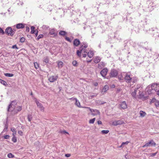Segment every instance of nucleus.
Returning a JSON list of instances; mask_svg holds the SVG:
<instances>
[{
    "mask_svg": "<svg viewBox=\"0 0 159 159\" xmlns=\"http://www.w3.org/2000/svg\"><path fill=\"white\" fill-rule=\"evenodd\" d=\"M43 37V34H40L38 37L37 39H40L42 38Z\"/></svg>",
    "mask_w": 159,
    "mask_h": 159,
    "instance_id": "nucleus-45",
    "label": "nucleus"
},
{
    "mask_svg": "<svg viewBox=\"0 0 159 159\" xmlns=\"http://www.w3.org/2000/svg\"><path fill=\"white\" fill-rule=\"evenodd\" d=\"M139 91H140V90H139ZM139 98H143L144 95H143V93L142 92L139 91Z\"/></svg>",
    "mask_w": 159,
    "mask_h": 159,
    "instance_id": "nucleus-30",
    "label": "nucleus"
},
{
    "mask_svg": "<svg viewBox=\"0 0 159 159\" xmlns=\"http://www.w3.org/2000/svg\"><path fill=\"white\" fill-rule=\"evenodd\" d=\"M58 66L59 68H61L63 66V63L62 61L58 62L57 63Z\"/></svg>",
    "mask_w": 159,
    "mask_h": 159,
    "instance_id": "nucleus-26",
    "label": "nucleus"
},
{
    "mask_svg": "<svg viewBox=\"0 0 159 159\" xmlns=\"http://www.w3.org/2000/svg\"><path fill=\"white\" fill-rule=\"evenodd\" d=\"M57 76H52L49 78V80L51 82H53L56 80L58 78Z\"/></svg>",
    "mask_w": 159,
    "mask_h": 159,
    "instance_id": "nucleus-7",
    "label": "nucleus"
},
{
    "mask_svg": "<svg viewBox=\"0 0 159 159\" xmlns=\"http://www.w3.org/2000/svg\"><path fill=\"white\" fill-rule=\"evenodd\" d=\"M16 132H15L14 133H13L12 136H16Z\"/></svg>",
    "mask_w": 159,
    "mask_h": 159,
    "instance_id": "nucleus-58",
    "label": "nucleus"
},
{
    "mask_svg": "<svg viewBox=\"0 0 159 159\" xmlns=\"http://www.w3.org/2000/svg\"><path fill=\"white\" fill-rule=\"evenodd\" d=\"M80 50V51L79 50H77V55L79 56H80L81 55V52L82 51H81V50Z\"/></svg>",
    "mask_w": 159,
    "mask_h": 159,
    "instance_id": "nucleus-37",
    "label": "nucleus"
},
{
    "mask_svg": "<svg viewBox=\"0 0 159 159\" xmlns=\"http://www.w3.org/2000/svg\"><path fill=\"white\" fill-rule=\"evenodd\" d=\"M66 34V33L65 31H61L59 32V34L60 35L63 36L65 35Z\"/></svg>",
    "mask_w": 159,
    "mask_h": 159,
    "instance_id": "nucleus-23",
    "label": "nucleus"
},
{
    "mask_svg": "<svg viewBox=\"0 0 159 159\" xmlns=\"http://www.w3.org/2000/svg\"><path fill=\"white\" fill-rule=\"evenodd\" d=\"M0 83L5 86H6L7 85V83L6 82L1 79H0Z\"/></svg>",
    "mask_w": 159,
    "mask_h": 159,
    "instance_id": "nucleus-27",
    "label": "nucleus"
},
{
    "mask_svg": "<svg viewBox=\"0 0 159 159\" xmlns=\"http://www.w3.org/2000/svg\"><path fill=\"white\" fill-rule=\"evenodd\" d=\"M25 38L24 37H22L20 39V41L21 43L24 42L25 41Z\"/></svg>",
    "mask_w": 159,
    "mask_h": 159,
    "instance_id": "nucleus-40",
    "label": "nucleus"
},
{
    "mask_svg": "<svg viewBox=\"0 0 159 159\" xmlns=\"http://www.w3.org/2000/svg\"><path fill=\"white\" fill-rule=\"evenodd\" d=\"M14 34L13 32V31L11 29V35H13Z\"/></svg>",
    "mask_w": 159,
    "mask_h": 159,
    "instance_id": "nucleus-60",
    "label": "nucleus"
},
{
    "mask_svg": "<svg viewBox=\"0 0 159 159\" xmlns=\"http://www.w3.org/2000/svg\"><path fill=\"white\" fill-rule=\"evenodd\" d=\"M72 64L73 65L75 66H77L78 65V63L76 61H74L72 62Z\"/></svg>",
    "mask_w": 159,
    "mask_h": 159,
    "instance_id": "nucleus-31",
    "label": "nucleus"
},
{
    "mask_svg": "<svg viewBox=\"0 0 159 159\" xmlns=\"http://www.w3.org/2000/svg\"><path fill=\"white\" fill-rule=\"evenodd\" d=\"M106 102H103L101 101H98L97 102V103L98 104V105H102V104H104L105 103H106Z\"/></svg>",
    "mask_w": 159,
    "mask_h": 159,
    "instance_id": "nucleus-36",
    "label": "nucleus"
},
{
    "mask_svg": "<svg viewBox=\"0 0 159 159\" xmlns=\"http://www.w3.org/2000/svg\"><path fill=\"white\" fill-rule=\"evenodd\" d=\"M44 61L46 63H47L48 62V59L47 57L44 58Z\"/></svg>",
    "mask_w": 159,
    "mask_h": 159,
    "instance_id": "nucleus-47",
    "label": "nucleus"
},
{
    "mask_svg": "<svg viewBox=\"0 0 159 159\" xmlns=\"http://www.w3.org/2000/svg\"><path fill=\"white\" fill-rule=\"evenodd\" d=\"M65 156L67 157H69L70 156V154H67L65 155Z\"/></svg>",
    "mask_w": 159,
    "mask_h": 159,
    "instance_id": "nucleus-57",
    "label": "nucleus"
},
{
    "mask_svg": "<svg viewBox=\"0 0 159 159\" xmlns=\"http://www.w3.org/2000/svg\"><path fill=\"white\" fill-rule=\"evenodd\" d=\"M115 87V85L114 84H112L111 86V88H114Z\"/></svg>",
    "mask_w": 159,
    "mask_h": 159,
    "instance_id": "nucleus-63",
    "label": "nucleus"
},
{
    "mask_svg": "<svg viewBox=\"0 0 159 159\" xmlns=\"http://www.w3.org/2000/svg\"><path fill=\"white\" fill-rule=\"evenodd\" d=\"M129 143L128 141H126L125 142H123L122 143V145H123L124 144H127Z\"/></svg>",
    "mask_w": 159,
    "mask_h": 159,
    "instance_id": "nucleus-50",
    "label": "nucleus"
},
{
    "mask_svg": "<svg viewBox=\"0 0 159 159\" xmlns=\"http://www.w3.org/2000/svg\"><path fill=\"white\" fill-rule=\"evenodd\" d=\"M34 66L36 69H38L39 67V65L38 63L37 62H35L34 63Z\"/></svg>",
    "mask_w": 159,
    "mask_h": 159,
    "instance_id": "nucleus-35",
    "label": "nucleus"
},
{
    "mask_svg": "<svg viewBox=\"0 0 159 159\" xmlns=\"http://www.w3.org/2000/svg\"><path fill=\"white\" fill-rule=\"evenodd\" d=\"M11 131L13 133H14L15 132H16V129L13 128H12L11 129Z\"/></svg>",
    "mask_w": 159,
    "mask_h": 159,
    "instance_id": "nucleus-48",
    "label": "nucleus"
},
{
    "mask_svg": "<svg viewBox=\"0 0 159 159\" xmlns=\"http://www.w3.org/2000/svg\"><path fill=\"white\" fill-rule=\"evenodd\" d=\"M108 70H101L100 72V74L103 77H105L107 72Z\"/></svg>",
    "mask_w": 159,
    "mask_h": 159,
    "instance_id": "nucleus-16",
    "label": "nucleus"
},
{
    "mask_svg": "<svg viewBox=\"0 0 159 159\" xmlns=\"http://www.w3.org/2000/svg\"><path fill=\"white\" fill-rule=\"evenodd\" d=\"M9 136L8 135H6L4 136V138L5 139H8L9 138Z\"/></svg>",
    "mask_w": 159,
    "mask_h": 159,
    "instance_id": "nucleus-51",
    "label": "nucleus"
},
{
    "mask_svg": "<svg viewBox=\"0 0 159 159\" xmlns=\"http://www.w3.org/2000/svg\"><path fill=\"white\" fill-rule=\"evenodd\" d=\"M93 55V51H89L88 53V56L90 58L92 57Z\"/></svg>",
    "mask_w": 159,
    "mask_h": 159,
    "instance_id": "nucleus-19",
    "label": "nucleus"
},
{
    "mask_svg": "<svg viewBox=\"0 0 159 159\" xmlns=\"http://www.w3.org/2000/svg\"><path fill=\"white\" fill-rule=\"evenodd\" d=\"M157 153V152L155 153H152L150 154V156L153 157L155 156Z\"/></svg>",
    "mask_w": 159,
    "mask_h": 159,
    "instance_id": "nucleus-39",
    "label": "nucleus"
},
{
    "mask_svg": "<svg viewBox=\"0 0 159 159\" xmlns=\"http://www.w3.org/2000/svg\"><path fill=\"white\" fill-rule=\"evenodd\" d=\"M65 39L66 40L68 41H69V42H71V40H70V39L69 37H66V38Z\"/></svg>",
    "mask_w": 159,
    "mask_h": 159,
    "instance_id": "nucleus-54",
    "label": "nucleus"
},
{
    "mask_svg": "<svg viewBox=\"0 0 159 159\" xmlns=\"http://www.w3.org/2000/svg\"><path fill=\"white\" fill-rule=\"evenodd\" d=\"M109 88V86L108 85H105L103 89H102V92H106L107 90Z\"/></svg>",
    "mask_w": 159,
    "mask_h": 159,
    "instance_id": "nucleus-18",
    "label": "nucleus"
},
{
    "mask_svg": "<svg viewBox=\"0 0 159 159\" xmlns=\"http://www.w3.org/2000/svg\"><path fill=\"white\" fill-rule=\"evenodd\" d=\"M118 72L117 70H111L110 72V76L112 77H115L117 75Z\"/></svg>",
    "mask_w": 159,
    "mask_h": 159,
    "instance_id": "nucleus-11",
    "label": "nucleus"
},
{
    "mask_svg": "<svg viewBox=\"0 0 159 159\" xmlns=\"http://www.w3.org/2000/svg\"><path fill=\"white\" fill-rule=\"evenodd\" d=\"M95 120V118H93L92 119H91L89 121V123L90 124H93L94 123Z\"/></svg>",
    "mask_w": 159,
    "mask_h": 159,
    "instance_id": "nucleus-33",
    "label": "nucleus"
},
{
    "mask_svg": "<svg viewBox=\"0 0 159 159\" xmlns=\"http://www.w3.org/2000/svg\"><path fill=\"white\" fill-rule=\"evenodd\" d=\"M137 78L136 77L131 78V83H134L137 81ZM132 84V83H131V84H130V85Z\"/></svg>",
    "mask_w": 159,
    "mask_h": 159,
    "instance_id": "nucleus-21",
    "label": "nucleus"
},
{
    "mask_svg": "<svg viewBox=\"0 0 159 159\" xmlns=\"http://www.w3.org/2000/svg\"><path fill=\"white\" fill-rule=\"evenodd\" d=\"M11 140L14 143H16L17 140V138L16 137V136H12Z\"/></svg>",
    "mask_w": 159,
    "mask_h": 159,
    "instance_id": "nucleus-24",
    "label": "nucleus"
},
{
    "mask_svg": "<svg viewBox=\"0 0 159 159\" xmlns=\"http://www.w3.org/2000/svg\"><path fill=\"white\" fill-rule=\"evenodd\" d=\"M139 114L141 116L144 117L146 114V113L145 112H143L142 111H141L139 112Z\"/></svg>",
    "mask_w": 159,
    "mask_h": 159,
    "instance_id": "nucleus-28",
    "label": "nucleus"
},
{
    "mask_svg": "<svg viewBox=\"0 0 159 159\" xmlns=\"http://www.w3.org/2000/svg\"><path fill=\"white\" fill-rule=\"evenodd\" d=\"M17 104L16 100H14L11 102V111L12 114H15L17 113L18 111H20L22 109L21 106H17L16 107Z\"/></svg>",
    "mask_w": 159,
    "mask_h": 159,
    "instance_id": "nucleus-1",
    "label": "nucleus"
},
{
    "mask_svg": "<svg viewBox=\"0 0 159 159\" xmlns=\"http://www.w3.org/2000/svg\"><path fill=\"white\" fill-rule=\"evenodd\" d=\"M105 63L103 62H100L98 65V68L99 69L102 70H107V68L105 67Z\"/></svg>",
    "mask_w": 159,
    "mask_h": 159,
    "instance_id": "nucleus-6",
    "label": "nucleus"
},
{
    "mask_svg": "<svg viewBox=\"0 0 159 159\" xmlns=\"http://www.w3.org/2000/svg\"><path fill=\"white\" fill-rule=\"evenodd\" d=\"M75 99L76 101L75 102V104L79 107H81L80 105V103L79 101H78L77 98H75Z\"/></svg>",
    "mask_w": 159,
    "mask_h": 159,
    "instance_id": "nucleus-20",
    "label": "nucleus"
},
{
    "mask_svg": "<svg viewBox=\"0 0 159 159\" xmlns=\"http://www.w3.org/2000/svg\"><path fill=\"white\" fill-rule=\"evenodd\" d=\"M14 157V155L11 153V158H13Z\"/></svg>",
    "mask_w": 159,
    "mask_h": 159,
    "instance_id": "nucleus-64",
    "label": "nucleus"
},
{
    "mask_svg": "<svg viewBox=\"0 0 159 159\" xmlns=\"http://www.w3.org/2000/svg\"><path fill=\"white\" fill-rule=\"evenodd\" d=\"M157 100L154 98H153L152 99V101H151L150 103H155V102L157 101Z\"/></svg>",
    "mask_w": 159,
    "mask_h": 159,
    "instance_id": "nucleus-41",
    "label": "nucleus"
},
{
    "mask_svg": "<svg viewBox=\"0 0 159 159\" xmlns=\"http://www.w3.org/2000/svg\"><path fill=\"white\" fill-rule=\"evenodd\" d=\"M101 59L100 58L98 57H96L94 60V61L95 63H98L100 61Z\"/></svg>",
    "mask_w": 159,
    "mask_h": 159,
    "instance_id": "nucleus-17",
    "label": "nucleus"
},
{
    "mask_svg": "<svg viewBox=\"0 0 159 159\" xmlns=\"http://www.w3.org/2000/svg\"><path fill=\"white\" fill-rule=\"evenodd\" d=\"M151 89L157 92V95H159V84H154L151 85Z\"/></svg>",
    "mask_w": 159,
    "mask_h": 159,
    "instance_id": "nucleus-2",
    "label": "nucleus"
},
{
    "mask_svg": "<svg viewBox=\"0 0 159 159\" xmlns=\"http://www.w3.org/2000/svg\"><path fill=\"white\" fill-rule=\"evenodd\" d=\"M97 95V93H94L93 95L90 96V97L91 98H93L94 97H96Z\"/></svg>",
    "mask_w": 159,
    "mask_h": 159,
    "instance_id": "nucleus-44",
    "label": "nucleus"
},
{
    "mask_svg": "<svg viewBox=\"0 0 159 159\" xmlns=\"http://www.w3.org/2000/svg\"><path fill=\"white\" fill-rule=\"evenodd\" d=\"M80 41L78 39H75L74 41V45L76 46H78L80 44Z\"/></svg>",
    "mask_w": 159,
    "mask_h": 159,
    "instance_id": "nucleus-14",
    "label": "nucleus"
},
{
    "mask_svg": "<svg viewBox=\"0 0 159 159\" xmlns=\"http://www.w3.org/2000/svg\"><path fill=\"white\" fill-rule=\"evenodd\" d=\"M124 123V121L123 120H116L113 121L112 123V124L116 126L118 125H121Z\"/></svg>",
    "mask_w": 159,
    "mask_h": 159,
    "instance_id": "nucleus-5",
    "label": "nucleus"
},
{
    "mask_svg": "<svg viewBox=\"0 0 159 159\" xmlns=\"http://www.w3.org/2000/svg\"><path fill=\"white\" fill-rule=\"evenodd\" d=\"M32 118V116L31 115H28V120L29 121H31Z\"/></svg>",
    "mask_w": 159,
    "mask_h": 159,
    "instance_id": "nucleus-32",
    "label": "nucleus"
},
{
    "mask_svg": "<svg viewBox=\"0 0 159 159\" xmlns=\"http://www.w3.org/2000/svg\"><path fill=\"white\" fill-rule=\"evenodd\" d=\"M5 75L7 76L10 77V73L5 74Z\"/></svg>",
    "mask_w": 159,
    "mask_h": 159,
    "instance_id": "nucleus-61",
    "label": "nucleus"
},
{
    "mask_svg": "<svg viewBox=\"0 0 159 159\" xmlns=\"http://www.w3.org/2000/svg\"><path fill=\"white\" fill-rule=\"evenodd\" d=\"M108 130H102V131L101 132L102 134H107L109 132Z\"/></svg>",
    "mask_w": 159,
    "mask_h": 159,
    "instance_id": "nucleus-34",
    "label": "nucleus"
},
{
    "mask_svg": "<svg viewBox=\"0 0 159 159\" xmlns=\"http://www.w3.org/2000/svg\"><path fill=\"white\" fill-rule=\"evenodd\" d=\"M49 33L50 35L56 36L57 34V31L54 29L50 30Z\"/></svg>",
    "mask_w": 159,
    "mask_h": 159,
    "instance_id": "nucleus-9",
    "label": "nucleus"
},
{
    "mask_svg": "<svg viewBox=\"0 0 159 159\" xmlns=\"http://www.w3.org/2000/svg\"><path fill=\"white\" fill-rule=\"evenodd\" d=\"M84 52L85 53V51ZM87 53V52H85V53H84V54H83V57H85L86 56V54Z\"/></svg>",
    "mask_w": 159,
    "mask_h": 159,
    "instance_id": "nucleus-56",
    "label": "nucleus"
},
{
    "mask_svg": "<svg viewBox=\"0 0 159 159\" xmlns=\"http://www.w3.org/2000/svg\"><path fill=\"white\" fill-rule=\"evenodd\" d=\"M140 88V86L139 85H137L136 88L134 89H136L137 90H139Z\"/></svg>",
    "mask_w": 159,
    "mask_h": 159,
    "instance_id": "nucleus-55",
    "label": "nucleus"
},
{
    "mask_svg": "<svg viewBox=\"0 0 159 159\" xmlns=\"http://www.w3.org/2000/svg\"><path fill=\"white\" fill-rule=\"evenodd\" d=\"M125 81L127 83H129L131 84V77L129 75H126L125 77Z\"/></svg>",
    "mask_w": 159,
    "mask_h": 159,
    "instance_id": "nucleus-4",
    "label": "nucleus"
},
{
    "mask_svg": "<svg viewBox=\"0 0 159 159\" xmlns=\"http://www.w3.org/2000/svg\"><path fill=\"white\" fill-rule=\"evenodd\" d=\"M12 48L13 49H18V48L17 47L16 45H13L12 47Z\"/></svg>",
    "mask_w": 159,
    "mask_h": 159,
    "instance_id": "nucleus-43",
    "label": "nucleus"
},
{
    "mask_svg": "<svg viewBox=\"0 0 159 159\" xmlns=\"http://www.w3.org/2000/svg\"><path fill=\"white\" fill-rule=\"evenodd\" d=\"M154 103L156 107H159V101H158L157 100Z\"/></svg>",
    "mask_w": 159,
    "mask_h": 159,
    "instance_id": "nucleus-38",
    "label": "nucleus"
},
{
    "mask_svg": "<svg viewBox=\"0 0 159 159\" xmlns=\"http://www.w3.org/2000/svg\"><path fill=\"white\" fill-rule=\"evenodd\" d=\"M7 127H8L6 125L5 126V128H4V130H3V131H7Z\"/></svg>",
    "mask_w": 159,
    "mask_h": 159,
    "instance_id": "nucleus-49",
    "label": "nucleus"
},
{
    "mask_svg": "<svg viewBox=\"0 0 159 159\" xmlns=\"http://www.w3.org/2000/svg\"><path fill=\"white\" fill-rule=\"evenodd\" d=\"M18 133L19 134H20L21 136H22L23 135V132L21 130L18 131Z\"/></svg>",
    "mask_w": 159,
    "mask_h": 159,
    "instance_id": "nucleus-42",
    "label": "nucleus"
},
{
    "mask_svg": "<svg viewBox=\"0 0 159 159\" xmlns=\"http://www.w3.org/2000/svg\"><path fill=\"white\" fill-rule=\"evenodd\" d=\"M35 27L33 26H32L31 27V33L32 34H35L36 35V36H37L38 34V31L36 32L34 30Z\"/></svg>",
    "mask_w": 159,
    "mask_h": 159,
    "instance_id": "nucleus-15",
    "label": "nucleus"
},
{
    "mask_svg": "<svg viewBox=\"0 0 159 159\" xmlns=\"http://www.w3.org/2000/svg\"><path fill=\"white\" fill-rule=\"evenodd\" d=\"M30 30V28L28 26L26 27V31L27 32H28Z\"/></svg>",
    "mask_w": 159,
    "mask_h": 159,
    "instance_id": "nucleus-52",
    "label": "nucleus"
},
{
    "mask_svg": "<svg viewBox=\"0 0 159 159\" xmlns=\"http://www.w3.org/2000/svg\"><path fill=\"white\" fill-rule=\"evenodd\" d=\"M120 107L123 109L127 108V106L125 101H124L120 104Z\"/></svg>",
    "mask_w": 159,
    "mask_h": 159,
    "instance_id": "nucleus-8",
    "label": "nucleus"
},
{
    "mask_svg": "<svg viewBox=\"0 0 159 159\" xmlns=\"http://www.w3.org/2000/svg\"><path fill=\"white\" fill-rule=\"evenodd\" d=\"M156 145V143L153 141V140H152L150 141L149 142L146 143L144 145L142 146L143 148H144L146 147H148L151 146H155Z\"/></svg>",
    "mask_w": 159,
    "mask_h": 159,
    "instance_id": "nucleus-3",
    "label": "nucleus"
},
{
    "mask_svg": "<svg viewBox=\"0 0 159 159\" xmlns=\"http://www.w3.org/2000/svg\"><path fill=\"white\" fill-rule=\"evenodd\" d=\"M137 91V90L136 89L134 90V91L133 92H132L131 93V95H132V96L134 98H135L136 96V93Z\"/></svg>",
    "mask_w": 159,
    "mask_h": 159,
    "instance_id": "nucleus-25",
    "label": "nucleus"
},
{
    "mask_svg": "<svg viewBox=\"0 0 159 159\" xmlns=\"http://www.w3.org/2000/svg\"><path fill=\"white\" fill-rule=\"evenodd\" d=\"M97 123L98 125L101 124H102V122L100 120L98 121Z\"/></svg>",
    "mask_w": 159,
    "mask_h": 159,
    "instance_id": "nucleus-62",
    "label": "nucleus"
},
{
    "mask_svg": "<svg viewBox=\"0 0 159 159\" xmlns=\"http://www.w3.org/2000/svg\"><path fill=\"white\" fill-rule=\"evenodd\" d=\"M83 45H82L81 46L80 48V50H81V51H82L83 49V47H84V48H87L88 45L86 43H84Z\"/></svg>",
    "mask_w": 159,
    "mask_h": 159,
    "instance_id": "nucleus-22",
    "label": "nucleus"
},
{
    "mask_svg": "<svg viewBox=\"0 0 159 159\" xmlns=\"http://www.w3.org/2000/svg\"><path fill=\"white\" fill-rule=\"evenodd\" d=\"M25 24L22 23H19L16 25V28L18 29H22L25 27Z\"/></svg>",
    "mask_w": 159,
    "mask_h": 159,
    "instance_id": "nucleus-12",
    "label": "nucleus"
},
{
    "mask_svg": "<svg viewBox=\"0 0 159 159\" xmlns=\"http://www.w3.org/2000/svg\"><path fill=\"white\" fill-rule=\"evenodd\" d=\"M10 29V27H8L6 28L5 31V33L6 34L8 35L10 33V32H9V30Z\"/></svg>",
    "mask_w": 159,
    "mask_h": 159,
    "instance_id": "nucleus-29",
    "label": "nucleus"
},
{
    "mask_svg": "<svg viewBox=\"0 0 159 159\" xmlns=\"http://www.w3.org/2000/svg\"><path fill=\"white\" fill-rule=\"evenodd\" d=\"M4 32L3 30L1 28H0V34H4Z\"/></svg>",
    "mask_w": 159,
    "mask_h": 159,
    "instance_id": "nucleus-46",
    "label": "nucleus"
},
{
    "mask_svg": "<svg viewBox=\"0 0 159 159\" xmlns=\"http://www.w3.org/2000/svg\"><path fill=\"white\" fill-rule=\"evenodd\" d=\"M93 84L95 86H96L98 85V83L97 82H93Z\"/></svg>",
    "mask_w": 159,
    "mask_h": 159,
    "instance_id": "nucleus-53",
    "label": "nucleus"
},
{
    "mask_svg": "<svg viewBox=\"0 0 159 159\" xmlns=\"http://www.w3.org/2000/svg\"><path fill=\"white\" fill-rule=\"evenodd\" d=\"M36 102L38 107H39L41 111H43L44 110V107L42 105L39 103L38 101H36Z\"/></svg>",
    "mask_w": 159,
    "mask_h": 159,
    "instance_id": "nucleus-10",
    "label": "nucleus"
},
{
    "mask_svg": "<svg viewBox=\"0 0 159 159\" xmlns=\"http://www.w3.org/2000/svg\"><path fill=\"white\" fill-rule=\"evenodd\" d=\"M90 110L92 112H94V113H92V115H93V116H95L98 114H100V112L97 110H93L90 109Z\"/></svg>",
    "mask_w": 159,
    "mask_h": 159,
    "instance_id": "nucleus-13",
    "label": "nucleus"
},
{
    "mask_svg": "<svg viewBox=\"0 0 159 159\" xmlns=\"http://www.w3.org/2000/svg\"><path fill=\"white\" fill-rule=\"evenodd\" d=\"M14 34L13 32V31L11 29V35H13Z\"/></svg>",
    "mask_w": 159,
    "mask_h": 159,
    "instance_id": "nucleus-59",
    "label": "nucleus"
}]
</instances>
